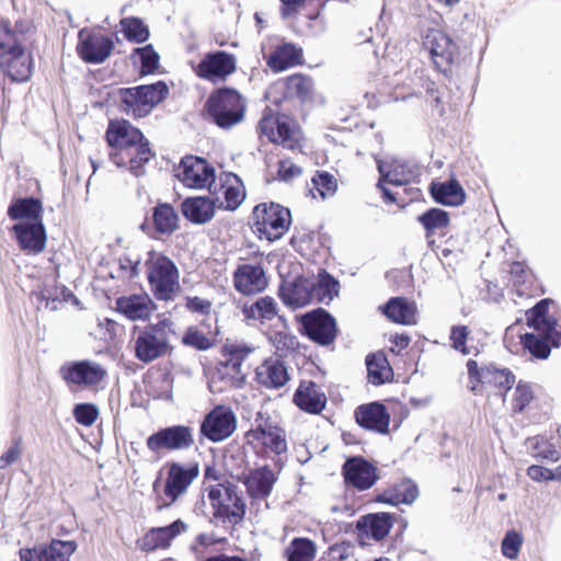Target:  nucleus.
Segmentation results:
<instances>
[{
	"label": "nucleus",
	"instance_id": "obj_1",
	"mask_svg": "<svg viewBox=\"0 0 561 561\" xmlns=\"http://www.w3.org/2000/svg\"><path fill=\"white\" fill-rule=\"evenodd\" d=\"M104 138L110 148V160L136 176L144 173L145 165L154 157L144 133L126 118L111 119Z\"/></svg>",
	"mask_w": 561,
	"mask_h": 561
},
{
	"label": "nucleus",
	"instance_id": "obj_2",
	"mask_svg": "<svg viewBox=\"0 0 561 561\" xmlns=\"http://www.w3.org/2000/svg\"><path fill=\"white\" fill-rule=\"evenodd\" d=\"M254 347L244 342L227 341L220 347V358L216 363L209 379V389L214 393H222L240 389L245 385L247 371L244 362L254 352Z\"/></svg>",
	"mask_w": 561,
	"mask_h": 561
},
{
	"label": "nucleus",
	"instance_id": "obj_3",
	"mask_svg": "<svg viewBox=\"0 0 561 561\" xmlns=\"http://www.w3.org/2000/svg\"><path fill=\"white\" fill-rule=\"evenodd\" d=\"M168 84L159 80L151 84L121 88L117 91L118 110L135 121L149 116L168 96Z\"/></svg>",
	"mask_w": 561,
	"mask_h": 561
},
{
	"label": "nucleus",
	"instance_id": "obj_4",
	"mask_svg": "<svg viewBox=\"0 0 561 561\" xmlns=\"http://www.w3.org/2000/svg\"><path fill=\"white\" fill-rule=\"evenodd\" d=\"M467 370L470 389L476 396L491 391L504 401L516 382V376L510 368L500 367L494 363L479 366L477 360L469 359Z\"/></svg>",
	"mask_w": 561,
	"mask_h": 561
},
{
	"label": "nucleus",
	"instance_id": "obj_5",
	"mask_svg": "<svg viewBox=\"0 0 561 561\" xmlns=\"http://www.w3.org/2000/svg\"><path fill=\"white\" fill-rule=\"evenodd\" d=\"M245 110V100L240 92L227 87L214 90L205 103L207 115L222 129L240 124L244 119Z\"/></svg>",
	"mask_w": 561,
	"mask_h": 561
},
{
	"label": "nucleus",
	"instance_id": "obj_6",
	"mask_svg": "<svg viewBox=\"0 0 561 561\" xmlns=\"http://www.w3.org/2000/svg\"><path fill=\"white\" fill-rule=\"evenodd\" d=\"M172 333V322L169 319L150 323L138 330L134 339L135 357L141 363L149 364L170 355L173 351L170 342Z\"/></svg>",
	"mask_w": 561,
	"mask_h": 561
},
{
	"label": "nucleus",
	"instance_id": "obj_7",
	"mask_svg": "<svg viewBox=\"0 0 561 561\" xmlns=\"http://www.w3.org/2000/svg\"><path fill=\"white\" fill-rule=\"evenodd\" d=\"M146 273L150 290L160 301L173 300L180 290V273L174 262L162 253L149 252Z\"/></svg>",
	"mask_w": 561,
	"mask_h": 561
},
{
	"label": "nucleus",
	"instance_id": "obj_8",
	"mask_svg": "<svg viewBox=\"0 0 561 561\" xmlns=\"http://www.w3.org/2000/svg\"><path fill=\"white\" fill-rule=\"evenodd\" d=\"M261 136L274 145L295 151L301 149L302 133L295 118L266 107L257 124Z\"/></svg>",
	"mask_w": 561,
	"mask_h": 561
},
{
	"label": "nucleus",
	"instance_id": "obj_9",
	"mask_svg": "<svg viewBox=\"0 0 561 561\" xmlns=\"http://www.w3.org/2000/svg\"><path fill=\"white\" fill-rule=\"evenodd\" d=\"M206 491L215 519L233 526L244 519L247 504L236 484L231 482L217 483L207 486Z\"/></svg>",
	"mask_w": 561,
	"mask_h": 561
},
{
	"label": "nucleus",
	"instance_id": "obj_10",
	"mask_svg": "<svg viewBox=\"0 0 561 561\" xmlns=\"http://www.w3.org/2000/svg\"><path fill=\"white\" fill-rule=\"evenodd\" d=\"M291 225L290 210L274 202L257 204L251 214V228L259 239L279 240Z\"/></svg>",
	"mask_w": 561,
	"mask_h": 561
},
{
	"label": "nucleus",
	"instance_id": "obj_11",
	"mask_svg": "<svg viewBox=\"0 0 561 561\" xmlns=\"http://www.w3.org/2000/svg\"><path fill=\"white\" fill-rule=\"evenodd\" d=\"M198 474L199 467L197 463H170L162 492H159V480H156L152 484L153 492L157 494L156 511L162 512L163 510L172 506L187 492L190 485Z\"/></svg>",
	"mask_w": 561,
	"mask_h": 561
},
{
	"label": "nucleus",
	"instance_id": "obj_12",
	"mask_svg": "<svg viewBox=\"0 0 561 561\" xmlns=\"http://www.w3.org/2000/svg\"><path fill=\"white\" fill-rule=\"evenodd\" d=\"M244 440L254 454L262 458H266L271 454L280 456L288 450L285 428L270 419L247 431Z\"/></svg>",
	"mask_w": 561,
	"mask_h": 561
},
{
	"label": "nucleus",
	"instance_id": "obj_13",
	"mask_svg": "<svg viewBox=\"0 0 561 561\" xmlns=\"http://www.w3.org/2000/svg\"><path fill=\"white\" fill-rule=\"evenodd\" d=\"M268 283L261 259L240 262L232 273L233 288L242 296L262 294L268 287Z\"/></svg>",
	"mask_w": 561,
	"mask_h": 561
},
{
	"label": "nucleus",
	"instance_id": "obj_14",
	"mask_svg": "<svg viewBox=\"0 0 561 561\" xmlns=\"http://www.w3.org/2000/svg\"><path fill=\"white\" fill-rule=\"evenodd\" d=\"M424 47L430 51L435 68L448 73L458 59L457 44L442 30L430 28L423 39Z\"/></svg>",
	"mask_w": 561,
	"mask_h": 561
},
{
	"label": "nucleus",
	"instance_id": "obj_15",
	"mask_svg": "<svg viewBox=\"0 0 561 561\" xmlns=\"http://www.w3.org/2000/svg\"><path fill=\"white\" fill-rule=\"evenodd\" d=\"M208 192L219 209L233 211L245 199L247 192L242 180L232 172H222Z\"/></svg>",
	"mask_w": 561,
	"mask_h": 561
},
{
	"label": "nucleus",
	"instance_id": "obj_16",
	"mask_svg": "<svg viewBox=\"0 0 561 561\" xmlns=\"http://www.w3.org/2000/svg\"><path fill=\"white\" fill-rule=\"evenodd\" d=\"M215 178V168L206 159L195 156L181 159L178 179L185 187L209 190Z\"/></svg>",
	"mask_w": 561,
	"mask_h": 561
},
{
	"label": "nucleus",
	"instance_id": "obj_17",
	"mask_svg": "<svg viewBox=\"0 0 561 561\" xmlns=\"http://www.w3.org/2000/svg\"><path fill=\"white\" fill-rule=\"evenodd\" d=\"M193 444V431L190 426L185 425L161 428L146 440L147 448L154 454L187 449Z\"/></svg>",
	"mask_w": 561,
	"mask_h": 561
},
{
	"label": "nucleus",
	"instance_id": "obj_18",
	"mask_svg": "<svg viewBox=\"0 0 561 561\" xmlns=\"http://www.w3.org/2000/svg\"><path fill=\"white\" fill-rule=\"evenodd\" d=\"M60 377L70 387H95L106 377V370L90 360L70 362L60 367Z\"/></svg>",
	"mask_w": 561,
	"mask_h": 561
},
{
	"label": "nucleus",
	"instance_id": "obj_19",
	"mask_svg": "<svg viewBox=\"0 0 561 561\" xmlns=\"http://www.w3.org/2000/svg\"><path fill=\"white\" fill-rule=\"evenodd\" d=\"M187 530V524L178 518L167 526L149 528L137 541V548L145 553L169 550L173 541Z\"/></svg>",
	"mask_w": 561,
	"mask_h": 561
},
{
	"label": "nucleus",
	"instance_id": "obj_20",
	"mask_svg": "<svg viewBox=\"0 0 561 561\" xmlns=\"http://www.w3.org/2000/svg\"><path fill=\"white\" fill-rule=\"evenodd\" d=\"M237 428V417L232 410L225 405H216L204 417L201 433L214 443L229 438Z\"/></svg>",
	"mask_w": 561,
	"mask_h": 561
},
{
	"label": "nucleus",
	"instance_id": "obj_21",
	"mask_svg": "<svg viewBox=\"0 0 561 561\" xmlns=\"http://www.w3.org/2000/svg\"><path fill=\"white\" fill-rule=\"evenodd\" d=\"M356 424L370 433L388 435L390 433L391 414L380 401H371L357 405L354 410Z\"/></svg>",
	"mask_w": 561,
	"mask_h": 561
},
{
	"label": "nucleus",
	"instance_id": "obj_22",
	"mask_svg": "<svg viewBox=\"0 0 561 561\" xmlns=\"http://www.w3.org/2000/svg\"><path fill=\"white\" fill-rule=\"evenodd\" d=\"M237 68L236 57L225 50L207 53L196 67L195 75L210 82L224 81L232 75Z\"/></svg>",
	"mask_w": 561,
	"mask_h": 561
},
{
	"label": "nucleus",
	"instance_id": "obj_23",
	"mask_svg": "<svg viewBox=\"0 0 561 561\" xmlns=\"http://www.w3.org/2000/svg\"><path fill=\"white\" fill-rule=\"evenodd\" d=\"M344 483L357 491H366L379 479L377 467L362 456L346 459L342 466Z\"/></svg>",
	"mask_w": 561,
	"mask_h": 561
},
{
	"label": "nucleus",
	"instance_id": "obj_24",
	"mask_svg": "<svg viewBox=\"0 0 561 561\" xmlns=\"http://www.w3.org/2000/svg\"><path fill=\"white\" fill-rule=\"evenodd\" d=\"M78 37L77 53L88 64L104 62L114 49L112 38L101 33L81 30Z\"/></svg>",
	"mask_w": 561,
	"mask_h": 561
},
{
	"label": "nucleus",
	"instance_id": "obj_25",
	"mask_svg": "<svg viewBox=\"0 0 561 561\" xmlns=\"http://www.w3.org/2000/svg\"><path fill=\"white\" fill-rule=\"evenodd\" d=\"M237 479L244 485L245 492L252 501H262L267 500L271 495L278 477L268 465H264L243 472Z\"/></svg>",
	"mask_w": 561,
	"mask_h": 561
},
{
	"label": "nucleus",
	"instance_id": "obj_26",
	"mask_svg": "<svg viewBox=\"0 0 561 561\" xmlns=\"http://www.w3.org/2000/svg\"><path fill=\"white\" fill-rule=\"evenodd\" d=\"M302 325L306 335L319 345L327 346L335 341V319L323 309L305 314Z\"/></svg>",
	"mask_w": 561,
	"mask_h": 561
},
{
	"label": "nucleus",
	"instance_id": "obj_27",
	"mask_svg": "<svg viewBox=\"0 0 561 561\" xmlns=\"http://www.w3.org/2000/svg\"><path fill=\"white\" fill-rule=\"evenodd\" d=\"M180 228V217L170 203L159 202L141 225L142 231L151 233L154 238L170 237Z\"/></svg>",
	"mask_w": 561,
	"mask_h": 561
},
{
	"label": "nucleus",
	"instance_id": "obj_28",
	"mask_svg": "<svg viewBox=\"0 0 561 561\" xmlns=\"http://www.w3.org/2000/svg\"><path fill=\"white\" fill-rule=\"evenodd\" d=\"M76 550L73 541L53 539L48 545L20 549V561H69Z\"/></svg>",
	"mask_w": 561,
	"mask_h": 561
},
{
	"label": "nucleus",
	"instance_id": "obj_29",
	"mask_svg": "<svg viewBox=\"0 0 561 561\" xmlns=\"http://www.w3.org/2000/svg\"><path fill=\"white\" fill-rule=\"evenodd\" d=\"M279 16L297 23L305 19L308 23L320 19L328 0H277Z\"/></svg>",
	"mask_w": 561,
	"mask_h": 561
},
{
	"label": "nucleus",
	"instance_id": "obj_30",
	"mask_svg": "<svg viewBox=\"0 0 561 561\" xmlns=\"http://www.w3.org/2000/svg\"><path fill=\"white\" fill-rule=\"evenodd\" d=\"M28 31L25 21H16L13 25L8 19H0V56L31 48Z\"/></svg>",
	"mask_w": 561,
	"mask_h": 561
},
{
	"label": "nucleus",
	"instance_id": "obj_31",
	"mask_svg": "<svg viewBox=\"0 0 561 561\" xmlns=\"http://www.w3.org/2000/svg\"><path fill=\"white\" fill-rule=\"evenodd\" d=\"M293 402L299 410L318 415L325 409L328 398L316 381L302 379L295 390Z\"/></svg>",
	"mask_w": 561,
	"mask_h": 561
},
{
	"label": "nucleus",
	"instance_id": "obj_32",
	"mask_svg": "<svg viewBox=\"0 0 561 561\" xmlns=\"http://www.w3.org/2000/svg\"><path fill=\"white\" fill-rule=\"evenodd\" d=\"M18 245L27 255H37L45 250L46 230L42 221L15 224L12 227Z\"/></svg>",
	"mask_w": 561,
	"mask_h": 561
},
{
	"label": "nucleus",
	"instance_id": "obj_33",
	"mask_svg": "<svg viewBox=\"0 0 561 561\" xmlns=\"http://www.w3.org/2000/svg\"><path fill=\"white\" fill-rule=\"evenodd\" d=\"M305 64L301 46L282 38L266 58V65L274 72H282L289 68Z\"/></svg>",
	"mask_w": 561,
	"mask_h": 561
},
{
	"label": "nucleus",
	"instance_id": "obj_34",
	"mask_svg": "<svg viewBox=\"0 0 561 561\" xmlns=\"http://www.w3.org/2000/svg\"><path fill=\"white\" fill-rule=\"evenodd\" d=\"M0 70L12 82H26L33 72L32 47L0 56Z\"/></svg>",
	"mask_w": 561,
	"mask_h": 561
},
{
	"label": "nucleus",
	"instance_id": "obj_35",
	"mask_svg": "<svg viewBox=\"0 0 561 561\" xmlns=\"http://www.w3.org/2000/svg\"><path fill=\"white\" fill-rule=\"evenodd\" d=\"M156 308V304L146 293L126 295L115 300V310L130 321L148 320Z\"/></svg>",
	"mask_w": 561,
	"mask_h": 561
},
{
	"label": "nucleus",
	"instance_id": "obj_36",
	"mask_svg": "<svg viewBox=\"0 0 561 561\" xmlns=\"http://www.w3.org/2000/svg\"><path fill=\"white\" fill-rule=\"evenodd\" d=\"M536 333L520 335V344L531 356L538 359H547L551 347L561 345V329L559 331L536 330Z\"/></svg>",
	"mask_w": 561,
	"mask_h": 561
},
{
	"label": "nucleus",
	"instance_id": "obj_37",
	"mask_svg": "<svg viewBox=\"0 0 561 561\" xmlns=\"http://www.w3.org/2000/svg\"><path fill=\"white\" fill-rule=\"evenodd\" d=\"M254 379L266 389H279L288 382L289 373L282 359L268 357L255 368Z\"/></svg>",
	"mask_w": 561,
	"mask_h": 561
},
{
	"label": "nucleus",
	"instance_id": "obj_38",
	"mask_svg": "<svg viewBox=\"0 0 561 561\" xmlns=\"http://www.w3.org/2000/svg\"><path fill=\"white\" fill-rule=\"evenodd\" d=\"M278 297L291 309L302 308L312 301V282L304 277L284 282L278 288Z\"/></svg>",
	"mask_w": 561,
	"mask_h": 561
},
{
	"label": "nucleus",
	"instance_id": "obj_39",
	"mask_svg": "<svg viewBox=\"0 0 561 561\" xmlns=\"http://www.w3.org/2000/svg\"><path fill=\"white\" fill-rule=\"evenodd\" d=\"M507 285L520 297H531L536 294L534 288L535 274L525 261H512L506 268Z\"/></svg>",
	"mask_w": 561,
	"mask_h": 561
},
{
	"label": "nucleus",
	"instance_id": "obj_40",
	"mask_svg": "<svg viewBox=\"0 0 561 561\" xmlns=\"http://www.w3.org/2000/svg\"><path fill=\"white\" fill-rule=\"evenodd\" d=\"M392 526V515L385 512L364 515L356 523L359 536L371 538L375 541L385 539Z\"/></svg>",
	"mask_w": 561,
	"mask_h": 561
},
{
	"label": "nucleus",
	"instance_id": "obj_41",
	"mask_svg": "<svg viewBox=\"0 0 561 561\" xmlns=\"http://www.w3.org/2000/svg\"><path fill=\"white\" fill-rule=\"evenodd\" d=\"M417 496V485L411 479H401L377 494L375 501L397 506L400 504H412Z\"/></svg>",
	"mask_w": 561,
	"mask_h": 561
},
{
	"label": "nucleus",
	"instance_id": "obj_42",
	"mask_svg": "<svg viewBox=\"0 0 561 561\" xmlns=\"http://www.w3.org/2000/svg\"><path fill=\"white\" fill-rule=\"evenodd\" d=\"M365 364L368 383L378 387L393 381V369L382 351L369 353L365 358Z\"/></svg>",
	"mask_w": 561,
	"mask_h": 561
},
{
	"label": "nucleus",
	"instance_id": "obj_43",
	"mask_svg": "<svg viewBox=\"0 0 561 561\" xmlns=\"http://www.w3.org/2000/svg\"><path fill=\"white\" fill-rule=\"evenodd\" d=\"M417 221L425 229V237L430 245L434 244L433 237H444L450 226L449 214L440 208H430L417 217Z\"/></svg>",
	"mask_w": 561,
	"mask_h": 561
},
{
	"label": "nucleus",
	"instance_id": "obj_44",
	"mask_svg": "<svg viewBox=\"0 0 561 561\" xmlns=\"http://www.w3.org/2000/svg\"><path fill=\"white\" fill-rule=\"evenodd\" d=\"M216 204L208 197H188L182 202L184 217L193 224H206L215 215Z\"/></svg>",
	"mask_w": 561,
	"mask_h": 561
},
{
	"label": "nucleus",
	"instance_id": "obj_45",
	"mask_svg": "<svg viewBox=\"0 0 561 561\" xmlns=\"http://www.w3.org/2000/svg\"><path fill=\"white\" fill-rule=\"evenodd\" d=\"M381 181L393 185H407L415 179L413 168L405 161L393 159L389 162L378 161Z\"/></svg>",
	"mask_w": 561,
	"mask_h": 561
},
{
	"label": "nucleus",
	"instance_id": "obj_46",
	"mask_svg": "<svg viewBox=\"0 0 561 561\" xmlns=\"http://www.w3.org/2000/svg\"><path fill=\"white\" fill-rule=\"evenodd\" d=\"M382 313L392 322L410 325L416 322V306L404 297H392L382 307Z\"/></svg>",
	"mask_w": 561,
	"mask_h": 561
},
{
	"label": "nucleus",
	"instance_id": "obj_47",
	"mask_svg": "<svg viewBox=\"0 0 561 561\" xmlns=\"http://www.w3.org/2000/svg\"><path fill=\"white\" fill-rule=\"evenodd\" d=\"M430 191L433 198L442 205L460 206L466 201V193L455 179L444 183H432Z\"/></svg>",
	"mask_w": 561,
	"mask_h": 561
},
{
	"label": "nucleus",
	"instance_id": "obj_48",
	"mask_svg": "<svg viewBox=\"0 0 561 561\" xmlns=\"http://www.w3.org/2000/svg\"><path fill=\"white\" fill-rule=\"evenodd\" d=\"M42 202L35 197L16 198L8 208V216L11 220L42 221Z\"/></svg>",
	"mask_w": 561,
	"mask_h": 561
},
{
	"label": "nucleus",
	"instance_id": "obj_49",
	"mask_svg": "<svg viewBox=\"0 0 561 561\" xmlns=\"http://www.w3.org/2000/svg\"><path fill=\"white\" fill-rule=\"evenodd\" d=\"M278 305L271 296L260 297L242 309L245 319L259 321L262 324L274 320L278 316Z\"/></svg>",
	"mask_w": 561,
	"mask_h": 561
},
{
	"label": "nucleus",
	"instance_id": "obj_50",
	"mask_svg": "<svg viewBox=\"0 0 561 561\" xmlns=\"http://www.w3.org/2000/svg\"><path fill=\"white\" fill-rule=\"evenodd\" d=\"M551 302L552 300L549 298L541 299L526 311V323L529 328L534 330L559 331L557 329V319L548 314Z\"/></svg>",
	"mask_w": 561,
	"mask_h": 561
},
{
	"label": "nucleus",
	"instance_id": "obj_51",
	"mask_svg": "<svg viewBox=\"0 0 561 561\" xmlns=\"http://www.w3.org/2000/svg\"><path fill=\"white\" fill-rule=\"evenodd\" d=\"M285 98H296L306 101L312 96L313 81L310 77L295 73L287 77L283 82Z\"/></svg>",
	"mask_w": 561,
	"mask_h": 561
},
{
	"label": "nucleus",
	"instance_id": "obj_52",
	"mask_svg": "<svg viewBox=\"0 0 561 561\" xmlns=\"http://www.w3.org/2000/svg\"><path fill=\"white\" fill-rule=\"evenodd\" d=\"M317 554L314 541L307 537H296L284 550L287 561H313Z\"/></svg>",
	"mask_w": 561,
	"mask_h": 561
},
{
	"label": "nucleus",
	"instance_id": "obj_53",
	"mask_svg": "<svg viewBox=\"0 0 561 561\" xmlns=\"http://www.w3.org/2000/svg\"><path fill=\"white\" fill-rule=\"evenodd\" d=\"M535 400V392L531 385L525 380H519L514 389L511 399V409L513 414L523 413Z\"/></svg>",
	"mask_w": 561,
	"mask_h": 561
},
{
	"label": "nucleus",
	"instance_id": "obj_54",
	"mask_svg": "<svg viewBox=\"0 0 561 561\" xmlns=\"http://www.w3.org/2000/svg\"><path fill=\"white\" fill-rule=\"evenodd\" d=\"M122 32L128 42L141 44L149 37V28L139 18H125L121 21Z\"/></svg>",
	"mask_w": 561,
	"mask_h": 561
},
{
	"label": "nucleus",
	"instance_id": "obj_55",
	"mask_svg": "<svg viewBox=\"0 0 561 561\" xmlns=\"http://www.w3.org/2000/svg\"><path fill=\"white\" fill-rule=\"evenodd\" d=\"M312 190H316L321 198L331 197L337 190V180L328 171L317 170L312 178Z\"/></svg>",
	"mask_w": 561,
	"mask_h": 561
},
{
	"label": "nucleus",
	"instance_id": "obj_56",
	"mask_svg": "<svg viewBox=\"0 0 561 561\" xmlns=\"http://www.w3.org/2000/svg\"><path fill=\"white\" fill-rule=\"evenodd\" d=\"M337 293L339 282L329 274L318 283L312 282V300L316 299L319 302L330 301Z\"/></svg>",
	"mask_w": 561,
	"mask_h": 561
},
{
	"label": "nucleus",
	"instance_id": "obj_57",
	"mask_svg": "<svg viewBox=\"0 0 561 561\" xmlns=\"http://www.w3.org/2000/svg\"><path fill=\"white\" fill-rule=\"evenodd\" d=\"M182 343L198 351H206L214 345L213 340L195 325L186 329L182 336Z\"/></svg>",
	"mask_w": 561,
	"mask_h": 561
},
{
	"label": "nucleus",
	"instance_id": "obj_58",
	"mask_svg": "<svg viewBox=\"0 0 561 561\" xmlns=\"http://www.w3.org/2000/svg\"><path fill=\"white\" fill-rule=\"evenodd\" d=\"M302 172V168L290 158H284L277 162L276 178L280 182L290 183L301 176Z\"/></svg>",
	"mask_w": 561,
	"mask_h": 561
},
{
	"label": "nucleus",
	"instance_id": "obj_59",
	"mask_svg": "<svg viewBox=\"0 0 561 561\" xmlns=\"http://www.w3.org/2000/svg\"><path fill=\"white\" fill-rule=\"evenodd\" d=\"M72 414L77 423L88 427L98 420L99 409L93 403H79L75 405Z\"/></svg>",
	"mask_w": 561,
	"mask_h": 561
},
{
	"label": "nucleus",
	"instance_id": "obj_60",
	"mask_svg": "<svg viewBox=\"0 0 561 561\" xmlns=\"http://www.w3.org/2000/svg\"><path fill=\"white\" fill-rule=\"evenodd\" d=\"M135 51L140 55L141 59V73H153L159 67V55L153 49L152 45H147L141 48H136Z\"/></svg>",
	"mask_w": 561,
	"mask_h": 561
},
{
	"label": "nucleus",
	"instance_id": "obj_61",
	"mask_svg": "<svg viewBox=\"0 0 561 561\" xmlns=\"http://www.w3.org/2000/svg\"><path fill=\"white\" fill-rule=\"evenodd\" d=\"M274 344L279 356H287L298 348L297 339L286 332H276Z\"/></svg>",
	"mask_w": 561,
	"mask_h": 561
},
{
	"label": "nucleus",
	"instance_id": "obj_62",
	"mask_svg": "<svg viewBox=\"0 0 561 561\" xmlns=\"http://www.w3.org/2000/svg\"><path fill=\"white\" fill-rule=\"evenodd\" d=\"M470 334L468 327L466 325H454L450 330V342L453 348L461 352L462 354H468L469 351L467 348V340Z\"/></svg>",
	"mask_w": 561,
	"mask_h": 561
},
{
	"label": "nucleus",
	"instance_id": "obj_63",
	"mask_svg": "<svg viewBox=\"0 0 561 561\" xmlns=\"http://www.w3.org/2000/svg\"><path fill=\"white\" fill-rule=\"evenodd\" d=\"M59 293H67L65 290V286H59L57 284H54V285H45L43 288H41V290L36 295L41 301L46 302V307H50L51 309H57L56 302L60 300Z\"/></svg>",
	"mask_w": 561,
	"mask_h": 561
},
{
	"label": "nucleus",
	"instance_id": "obj_64",
	"mask_svg": "<svg viewBox=\"0 0 561 561\" xmlns=\"http://www.w3.org/2000/svg\"><path fill=\"white\" fill-rule=\"evenodd\" d=\"M522 546V537L516 531H508L502 540V553L508 559H516Z\"/></svg>",
	"mask_w": 561,
	"mask_h": 561
}]
</instances>
